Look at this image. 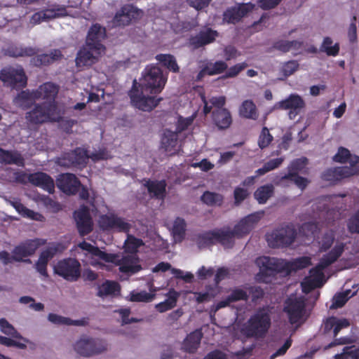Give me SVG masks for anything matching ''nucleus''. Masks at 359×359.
<instances>
[{"instance_id": "57", "label": "nucleus", "mask_w": 359, "mask_h": 359, "mask_svg": "<svg viewBox=\"0 0 359 359\" xmlns=\"http://www.w3.org/2000/svg\"><path fill=\"white\" fill-rule=\"evenodd\" d=\"M273 137L266 127H264L258 139V145L262 149L266 148L273 141Z\"/></svg>"}, {"instance_id": "44", "label": "nucleus", "mask_w": 359, "mask_h": 359, "mask_svg": "<svg viewBox=\"0 0 359 359\" xmlns=\"http://www.w3.org/2000/svg\"><path fill=\"white\" fill-rule=\"evenodd\" d=\"M36 54V49L32 47L11 46L6 50V55L14 57H31Z\"/></svg>"}, {"instance_id": "39", "label": "nucleus", "mask_w": 359, "mask_h": 359, "mask_svg": "<svg viewBox=\"0 0 359 359\" xmlns=\"http://www.w3.org/2000/svg\"><path fill=\"white\" fill-rule=\"evenodd\" d=\"M344 250V245L343 243L336 245L328 253L322 257L320 262L321 264L324 265V266L328 267L338 259L342 255Z\"/></svg>"}, {"instance_id": "36", "label": "nucleus", "mask_w": 359, "mask_h": 359, "mask_svg": "<svg viewBox=\"0 0 359 359\" xmlns=\"http://www.w3.org/2000/svg\"><path fill=\"white\" fill-rule=\"evenodd\" d=\"M178 133L176 132L171 131L170 130H165L163 133V135L161 138V147L167 152H173L176 150V146L177 144Z\"/></svg>"}, {"instance_id": "32", "label": "nucleus", "mask_w": 359, "mask_h": 359, "mask_svg": "<svg viewBox=\"0 0 359 359\" xmlns=\"http://www.w3.org/2000/svg\"><path fill=\"white\" fill-rule=\"evenodd\" d=\"M213 123L219 129L225 130L231 126L232 118L227 109H215L212 114Z\"/></svg>"}, {"instance_id": "40", "label": "nucleus", "mask_w": 359, "mask_h": 359, "mask_svg": "<svg viewBox=\"0 0 359 359\" xmlns=\"http://www.w3.org/2000/svg\"><path fill=\"white\" fill-rule=\"evenodd\" d=\"M240 116L245 118L257 120L259 117L257 107L252 100H247L242 102L239 109Z\"/></svg>"}, {"instance_id": "48", "label": "nucleus", "mask_w": 359, "mask_h": 359, "mask_svg": "<svg viewBox=\"0 0 359 359\" xmlns=\"http://www.w3.org/2000/svg\"><path fill=\"white\" fill-rule=\"evenodd\" d=\"M201 200L208 206H221L224 201V196L218 193L206 191L201 196Z\"/></svg>"}, {"instance_id": "37", "label": "nucleus", "mask_w": 359, "mask_h": 359, "mask_svg": "<svg viewBox=\"0 0 359 359\" xmlns=\"http://www.w3.org/2000/svg\"><path fill=\"white\" fill-rule=\"evenodd\" d=\"M311 264V258L309 257H301L292 261H284L285 271L291 273L305 269Z\"/></svg>"}, {"instance_id": "30", "label": "nucleus", "mask_w": 359, "mask_h": 359, "mask_svg": "<svg viewBox=\"0 0 359 359\" xmlns=\"http://www.w3.org/2000/svg\"><path fill=\"white\" fill-rule=\"evenodd\" d=\"M32 57L31 63L35 67H41L49 65L55 61L61 60L63 55L60 50L54 49L48 54L44 53Z\"/></svg>"}, {"instance_id": "62", "label": "nucleus", "mask_w": 359, "mask_h": 359, "mask_svg": "<svg viewBox=\"0 0 359 359\" xmlns=\"http://www.w3.org/2000/svg\"><path fill=\"white\" fill-rule=\"evenodd\" d=\"M351 158H352V156L349 150L342 147L339 148L337 153L333 157L334 161L341 163H344L348 161L350 163Z\"/></svg>"}, {"instance_id": "14", "label": "nucleus", "mask_w": 359, "mask_h": 359, "mask_svg": "<svg viewBox=\"0 0 359 359\" xmlns=\"http://www.w3.org/2000/svg\"><path fill=\"white\" fill-rule=\"evenodd\" d=\"M76 229L81 236L89 234L93 230V222L87 205H82L73 214Z\"/></svg>"}, {"instance_id": "27", "label": "nucleus", "mask_w": 359, "mask_h": 359, "mask_svg": "<svg viewBox=\"0 0 359 359\" xmlns=\"http://www.w3.org/2000/svg\"><path fill=\"white\" fill-rule=\"evenodd\" d=\"M137 13V9L130 4L123 6L121 9L117 11L112 20V24L114 27H124L128 25L132 19L135 18Z\"/></svg>"}, {"instance_id": "33", "label": "nucleus", "mask_w": 359, "mask_h": 359, "mask_svg": "<svg viewBox=\"0 0 359 359\" xmlns=\"http://www.w3.org/2000/svg\"><path fill=\"white\" fill-rule=\"evenodd\" d=\"M0 163L24 166L25 159L21 154L17 151L6 150L0 148Z\"/></svg>"}, {"instance_id": "13", "label": "nucleus", "mask_w": 359, "mask_h": 359, "mask_svg": "<svg viewBox=\"0 0 359 359\" xmlns=\"http://www.w3.org/2000/svg\"><path fill=\"white\" fill-rule=\"evenodd\" d=\"M305 107L304 99L297 93H292L285 99L274 104V110H288L290 118L296 116Z\"/></svg>"}, {"instance_id": "60", "label": "nucleus", "mask_w": 359, "mask_h": 359, "mask_svg": "<svg viewBox=\"0 0 359 359\" xmlns=\"http://www.w3.org/2000/svg\"><path fill=\"white\" fill-rule=\"evenodd\" d=\"M248 295L251 296V300L252 302L256 303L257 301L263 299L265 292L260 286L252 285L247 287Z\"/></svg>"}, {"instance_id": "64", "label": "nucleus", "mask_w": 359, "mask_h": 359, "mask_svg": "<svg viewBox=\"0 0 359 359\" xmlns=\"http://www.w3.org/2000/svg\"><path fill=\"white\" fill-rule=\"evenodd\" d=\"M299 68V63L295 60H290L285 62L282 67L281 72L283 74L287 77L293 74Z\"/></svg>"}, {"instance_id": "50", "label": "nucleus", "mask_w": 359, "mask_h": 359, "mask_svg": "<svg viewBox=\"0 0 359 359\" xmlns=\"http://www.w3.org/2000/svg\"><path fill=\"white\" fill-rule=\"evenodd\" d=\"M0 330L4 334L12 338L20 339L24 342H28L26 338H24L16 329L5 318L0 319Z\"/></svg>"}, {"instance_id": "63", "label": "nucleus", "mask_w": 359, "mask_h": 359, "mask_svg": "<svg viewBox=\"0 0 359 359\" xmlns=\"http://www.w3.org/2000/svg\"><path fill=\"white\" fill-rule=\"evenodd\" d=\"M186 223L184 219L177 217L172 226V233L175 236L183 237L185 234Z\"/></svg>"}, {"instance_id": "4", "label": "nucleus", "mask_w": 359, "mask_h": 359, "mask_svg": "<svg viewBox=\"0 0 359 359\" xmlns=\"http://www.w3.org/2000/svg\"><path fill=\"white\" fill-rule=\"evenodd\" d=\"M297 229L293 224H287L267 233L266 240L272 248H284L290 246L295 241Z\"/></svg>"}, {"instance_id": "26", "label": "nucleus", "mask_w": 359, "mask_h": 359, "mask_svg": "<svg viewBox=\"0 0 359 359\" xmlns=\"http://www.w3.org/2000/svg\"><path fill=\"white\" fill-rule=\"evenodd\" d=\"M142 182L151 198L158 200H163L165 198L167 187L165 180H151L144 178Z\"/></svg>"}, {"instance_id": "54", "label": "nucleus", "mask_w": 359, "mask_h": 359, "mask_svg": "<svg viewBox=\"0 0 359 359\" xmlns=\"http://www.w3.org/2000/svg\"><path fill=\"white\" fill-rule=\"evenodd\" d=\"M351 290H348L344 292L338 293L333 297L332 304L330 309H338L342 307L350 298Z\"/></svg>"}, {"instance_id": "55", "label": "nucleus", "mask_w": 359, "mask_h": 359, "mask_svg": "<svg viewBox=\"0 0 359 359\" xmlns=\"http://www.w3.org/2000/svg\"><path fill=\"white\" fill-rule=\"evenodd\" d=\"M228 297L229 300L233 303L238 301H248L249 295L246 290L240 287H236L231 291V293L228 295Z\"/></svg>"}, {"instance_id": "23", "label": "nucleus", "mask_w": 359, "mask_h": 359, "mask_svg": "<svg viewBox=\"0 0 359 359\" xmlns=\"http://www.w3.org/2000/svg\"><path fill=\"white\" fill-rule=\"evenodd\" d=\"M106 36V29L98 23L93 24L89 29L86 39V43L97 50H105L102 43Z\"/></svg>"}, {"instance_id": "17", "label": "nucleus", "mask_w": 359, "mask_h": 359, "mask_svg": "<svg viewBox=\"0 0 359 359\" xmlns=\"http://www.w3.org/2000/svg\"><path fill=\"white\" fill-rule=\"evenodd\" d=\"M256 264L262 275L271 276L285 271L284 260L275 257H261L257 259Z\"/></svg>"}, {"instance_id": "47", "label": "nucleus", "mask_w": 359, "mask_h": 359, "mask_svg": "<svg viewBox=\"0 0 359 359\" xmlns=\"http://www.w3.org/2000/svg\"><path fill=\"white\" fill-rule=\"evenodd\" d=\"M339 43H335L333 44V41L330 36H326L323 39V43L320 47V50L325 53L328 56L336 57L339 55Z\"/></svg>"}, {"instance_id": "5", "label": "nucleus", "mask_w": 359, "mask_h": 359, "mask_svg": "<svg viewBox=\"0 0 359 359\" xmlns=\"http://www.w3.org/2000/svg\"><path fill=\"white\" fill-rule=\"evenodd\" d=\"M137 85H139L138 82L135 79L128 93L132 104L144 111L152 110L163 99L161 97L156 98L154 96L144 95L143 94L144 89L138 88Z\"/></svg>"}, {"instance_id": "35", "label": "nucleus", "mask_w": 359, "mask_h": 359, "mask_svg": "<svg viewBox=\"0 0 359 359\" xmlns=\"http://www.w3.org/2000/svg\"><path fill=\"white\" fill-rule=\"evenodd\" d=\"M156 60L168 71L173 73L180 72V67L177 62L176 58L171 54L160 53L156 55Z\"/></svg>"}, {"instance_id": "22", "label": "nucleus", "mask_w": 359, "mask_h": 359, "mask_svg": "<svg viewBox=\"0 0 359 359\" xmlns=\"http://www.w3.org/2000/svg\"><path fill=\"white\" fill-rule=\"evenodd\" d=\"M57 187L67 195H75L81 186L80 180L74 174L65 173L59 176L56 181Z\"/></svg>"}, {"instance_id": "58", "label": "nucleus", "mask_w": 359, "mask_h": 359, "mask_svg": "<svg viewBox=\"0 0 359 359\" xmlns=\"http://www.w3.org/2000/svg\"><path fill=\"white\" fill-rule=\"evenodd\" d=\"M327 268L324 265L319 263L309 271L310 278L316 281L318 283L323 285V279L324 278L323 269Z\"/></svg>"}, {"instance_id": "56", "label": "nucleus", "mask_w": 359, "mask_h": 359, "mask_svg": "<svg viewBox=\"0 0 359 359\" xmlns=\"http://www.w3.org/2000/svg\"><path fill=\"white\" fill-rule=\"evenodd\" d=\"M208 67V75L213 76L224 72L228 67L227 64L222 60L216 61L205 65Z\"/></svg>"}, {"instance_id": "10", "label": "nucleus", "mask_w": 359, "mask_h": 359, "mask_svg": "<svg viewBox=\"0 0 359 359\" xmlns=\"http://www.w3.org/2000/svg\"><path fill=\"white\" fill-rule=\"evenodd\" d=\"M0 79L7 86L13 88H24L27 85V78L23 68L5 67L0 72Z\"/></svg>"}, {"instance_id": "20", "label": "nucleus", "mask_w": 359, "mask_h": 359, "mask_svg": "<svg viewBox=\"0 0 359 359\" xmlns=\"http://www.w3.org/2000/svg\"><path fill=\"white\" fill-rule=\"evenodd\" d=\"M67 14L65 6L54 5L50 8L34 13L31 17L30 22L34 25H37L44 21L65 16Z\"/></svg>"}, {"instance_id": "18", "label": "nucleus", "mask_w": 359, "mask_h": 359, "mask_svg": "<svg viewBox=\"0 0 359 359\" xmlns=\"http://www.w3.org/2000/svg\"><path fill=\"white\" fill-rule=\"evenodd\" d=\"M264 211L255 212L242 219L235 225L233 231L238 238L248 234L255 227V224L262 219Z\"/></svg>"}, {"instance_id": "19", "label": "nucleus", "mask_w": 359, "mask_h": 359, "mask_svg": "<svg viewBox=\"0 0 359 359\" xmlns=\"http://www.w3.org/2000/svg\"><path fill=\"white\" fill-rule=\"evenodd\" d=\"M218 36L219 33L216 30L205 27L195 36H190L188 44L193 49H198L213 43Z\"/></svg>"}, {"instance_id": "16", "label": "nucleus", "mask_w": 359, "mask_h": 359, "mask_svg": "<svg viewBox=\"0 0 359 359\" xmlns=\"http://www.w3.org/2000/svg\"><path fill=\"white\" fill-rule=\"evenodd\" d=\"M359 174V166L336 167L329 168L322 174V179L331 182H337L351 176Z\"/></svg>"}, {"instance_id": "34", "label": "nucleus", "mask_w": 359, "mask_h": 359, "mask_svg": "<svg viewBox=\"0 0 359 359\" xmlns=\"http://www.w3.org/2000/svg\"><path fill=\"white\" fill-rule=\"evenodd\" d=\"M166 296L168 298L165 301L155 306L156 310L160 313H164L175 307L180 293L174 289H170Z\"/></svg>"}, {"instance_id": "59", "label": "nucleus", "mask_w": 359, "mask_h": 359, "mask_svg": "<svg viewBox=\"0 0 359 359\" xmlns=\"http://www.w3.org/2000/svg\"><path fill=\"white\" fill-rule=\"evenodd\" d=\"M307 163V158L304 157L301 158H297L292 161L287 167V173H299L302 171Z\"/></svg>"}, {"instance_id": "24", "label": "nucleus", "mask_w": 359, "mask_h": 359, "mask_svg": "<svg viewBox=\"0 0 359 359\" xmlns=\"http://www.w3.org/2000/svg\"><path fill=\"white\" fill-rule=\"evenodd\" d=\"M253 8L254 5L251 3L241 4L238 6L229 8L224 13V20L228 23L236 24Z\"/></svg>"}, {"instance_id": "8", "label": "nucleus", "mask_w": 359, "mask_h": 359, "mask_svg": "<svg viewBox=\"0 0 359 359\" xmlns=\"http://www.w3.org/2000/svg\"><path fill=\"white\" fill-rule=\"evenodd\" d=\"M98 224L102 231H114L118 233H128L131 224L125 218L119 217L114 212H108L99 217Z\"/></svg>"}, {"instance_id": "1", "label": "nucleus", "mask_w": 359, "mask_h": 359, "mask_svg": "<svg viewBox=\"0 0 359 359\" xmlns=\"http://www.w3.org/2000/svg\"><path fill=\"white\" fill-rule=\"evenodd\" d=\"M271 321L266 308L258 309L247 321L243 330L247 337L257 339L264 338L267 334Z\"/></svg>"}, {"instance_id": "61", "label": "nucleus", "mask_w": 359, "mask_h": 359, "mask_svg": "<svg viewBox=\"0 0 359 359\" xmlns=\"http://www.w3.org/2000/svg\"><path fill=\"white\" fill-rule=\"evenodd\" d=\"M347 228L351 233L359 234V209L348 219Z\"/></svg>"}, {"instance_id": "38", "label": "nucleus", "mask_w": 359, "mask_h": 359, "mask_svg": "<svg viewBox=\"0 0 359 359\" xmlns=\"http://www.w3.org/2000/svg\"><path fill=\"white\" fill-rule=\"evenodd\" d=\"M11 205L23 217L40 222L43 221L44 219V217L41 214L28 209L20 201H12Z\"/></svg>"}, {"instance_id": "12", "label": "nucleus", "mask_w": 359, "mask_h": 359, "mask_svg": "<svg viewBox=\"0 0 359 359\" xmlns=\"http://www.w3.org/2000/svg\"><path fill=\"white\" fill-rule=\"evenodd\" d=\"M89 158L88 151L81 147L65 153L58 160V163L64 167H75L78 168H84Z\"/></svg>"}, {"instance_id": "21", "label": "nucleus", "mask_w": 359, "mask_h": 359, "mask_svg": "<svg viewBox=\"0 0 359 359\" xmlns=\"http://www.w3.org/2000/svg\"><path fill=\"white\" fill-rule=\"evenodd\" d=\"M102 51V50L95 49L85 43L76 54L75 59L76 66L78 67L91 66L97 62Z\"/></svg>"}, {"instance_id": "52", "label": "nucleus", "mask_w": 359, "mask_h": 359, "mask_svg": "<svg viewBox=\"0 0 359 359\" xmlns=\"http://www.w3.org/2000/svg\"><path fill=\"white\" fill-rule=\"evenodd\" d=\"M334 359H359V348L353 346H345L343 352L334 355Z\"/></svg>"}, {"instance_id": "6", "label": "nucleus", "mask_w": 359, "mask_h": 359, "mask_svg": "<svg viewBox=\"0 0 359 359\" xmlns=\"http://www.w3.org/2000/svg\"><path fill=\"white\" fill-rule=\"evenodd\" d=\"M350 326V322L346 318H338L335 316H330L327 318L324 322V331L327 333L332 330H333V337L334 339L325 348H330L337 345L348 344L351 342V340L348 337H342L337 338L339 332Z\"/></svg>"}, {"instance_id": "43", "label": "nucleus", "mask_w": 359, "mask_h": 359, "mask_svg": "<svg viewBox=\"0 0 359 359\" xmlns=\"http://www.w3.org/2000/svg\"><path fill=\"white\" fill-rule=\"evenodd\" d=\"M215 242L222 244V245L231 248L233 245V238L236 237L232 231H223L222 229L215 230Z\"/></svg>"}, {"instance_id": "2", "label": "nucleus", "mask_w": 359, "mask_h": 359, "mask_svg": "<svg viewBox=\"0 0 359 359\" xmlns=\"http://www.w3.org/2000/svg\"><path fill=\"white\" fill-rule=\"evenodd\" d=\"M167 79L161 68L147 65L142 72L141 82L137 86L151 94H158L164 88Z\"/></svg>"}, {"instance_id": "3", "label": "nucleus", "mask_w": 359, "mask_h": 359, "mask_svg": "<svg viewBox=\"0 0 359 359\" xmlns=\"http://www.w3.org/2000/svg\"><path fill=\"white\" fill-rule=\"evenodd\" d=\"M25 118L28 123L38 125L49 121H57L60 116L57 104L42 102L35 104L34 108L26 114Z\"/></svg>"}, {"instance_id": "46", "label": "nucleus", "mask_w": 359, "mask_h": 359, "mask_svg": "<svg viewBox=\"0 0 359 359\" xmlns=\"http://www.w3.org/2000/svg\"><path fill=\"white\" fill-rule=\"evenodd\" d=\"M48 319L50 322L55 325H76L81 326L86 323L85 320H74L69 318L63 317L55 313H49Z\"/></svg>"}, {"instance_id": "31", "label": "nucleus", "mask_w": 359, "mask_h": 359, "mask_svg": "<svg viewBox=\"0 0 359 359\" xmlns=\"http://www.w3.org/2000/svg\"><path fill=\"white\" fill-rule=\"evenodd\" d=\"M202 337L203 333L201 330L191 332L184 339L182 349L187 353H195L201 344Z\"/></svg>"}, {"instance_id": "51", "label": "nucleus", "mask_w": 359, "mask_h": 359, "mask_svg": "<svg viewBox=\"0 0 359 359\" xmlns=\"http://www.w3.org/2000/svg\"><path fill=\"white\" fill-rule=\"evenodd\" d=\"M119 290V285L114 281L107 280L100 287L97 292V296L102 297L107 295L114 294Z\"/></svg>"}, {"instance_id": "42", "label": "nucleus", "mask_w": 359, "mask_h": 359, "mask_svg": "<svg viewBox=\"0 0 359 359\" xmlns=\"http://www.w3.org/2000/svg\"><path fill=\"white\" fill-rule=\"evenodd\" d=\"M273 194V185L268 184L258 187L254 193V197L259 204H264Z\"/></svg>"}, {"instance_id": "29", "label": "nucleus", "mask_w": 359, "mask_h": 359, "mask_svg": "<svg viewBox=\"0 0 359 359\" xmlns=\"http://www.w3.org/2000/svg\"><path fill=\"white\" fill-rule=\"evenodd\" d=\"M30 183L40 187L50 194L55 190V184L53 178L43 172H36L29 174Z\"/></svg>"}, {"instance_id": "53", "label": "nucleus", "mask_w": 359, "mask_h": 359, "mask_svg": "<svg viewBox=\"0 0 359 359\" xmlns=\"http://www.w3.org/2000/svg\"><path fill=\"white\" fill-rule=\"evenodd\" d=\"M130 301L135 302H150L155 297L154 294L147 292L144 290L140 292L133 291L130 293Z\"/></svg>"}, {"instance_id": "25", "label": "nucleus", "mask_w": 359, "mask_h": 359, "mask_svg": "<svg viewBox=\"0 0 359 359\" xmlns=\"http://www.w3.org/2000/svg\"><path fill=\"white\" fill-rule=\"evenodd\" d=\"M58 86L51 83L46 82L41 85L37 89L35 90V98L37 100H46L43 103H48L57 104L55 98L58 94Z\"/></svg>"}, {"instance_id": "7", "label": "nucleus", "mask_w": 359, "mask_h": 359, "mask_svg": "<svg viewBox=\"0 0 359 359\" xmlns=\"http://www.w3.org/2000/svg\"><path fill=\"white\" fill-rule=\"evenodd\" d=\"M54 273L66 280L76 281L81 276V264L79 262L73 258H67L60 260L54 266Z\"/></svg>"}, {"instance_id": "9", "label": "nucleus", "mask_w": 359, "mask_h": 359, "mask_svg": "<svg viewBox=\"0 0 359 359\" xmlns=\"http://www.w3.org/2000/svg\"><path fill=\"white\" fill-rule=\"evenodd\" d=\"M107 349V344L105 341L88 337L81 338L74 345L75 351L85 357L100 354Z\"/></svg>"}, {"instance_id": "49", "label": "nucleus", "mask_w": 359, "mask_h": 359, "mask_svg": "<svg viewBox=\"0 0 359 359\" xmlns=\"http://www.w3.org/2000/svg\"><path fill=\"white\" fill-rule=\"evenodd\" d=\"M141 269L142 266L132 257L123 258L119 266L120 271L125 273L134 274Z\"/></svg>"}, {"instance_id": "41", "label": "nucleus", "mask_w": 359, "mask_h": 359, "mask_svg": "<svg viewBox=\"0 0 359 359\" xmlns=\"http://www.w3.org/2000/svg\"><path fill=\"white\" fill-rule=\"evenodd\" d=\"M215 230L207 231L196 236L195 241L199 249L212 246L216 244Z\"/></svg>"}, {"instance_id": "11", "label": "nucleus", "mask_w": 359, "mask_h": 359, "mask_svg": "<svg viewBox=\"0 0 359 359\" xmlns=\"http://www.w3.org/2000/svg\"><path fill=\"white\" fill-rule=\"evenodd\" d=\"M306 303L303 297H289L285 302L283 311L289 322L293 325L299 323L304 317Z\"/></svg>"}, {"instance_id": "45", "label": "nucleus", "mask_w": 359, "mask_h": 359, "mask_svg": "<svg viewBox=\"0 0 359 359\" xmlns=\"http://www.w3.org/2000/svg\"><path fill=\"white\" fill-rule=\"evenodd\" d=\"M35 90H22L15 97V102L19 106L27 108L32 105V103L37 100L35 98Z\"/></svg>"}, {"instance_id": "15", "label": "nucleus", "mask_w": 359, "mask_h": 359, "mask_svg": "<svg viewBox=\"0 0 359 359\" xmlns=\"http://www.w3.org/2000/svg\"><path fill=\"white\" fill-rule=\"evenodd\" d=\"M45 241L39 238L27 240L15 246L13 250L12 258L13 261L22 262L24 257L34 254L37 248L45 243Z\"/></svg>"}, {"instance_id": "28", "label": "nucleus", "mask_w": 359, "mask_h": 359, "mask_svg": "<svg viewBox=\"0 0 359 359\" xmlns=\"http://www.w3.org/2000/svg\"><path fill=\"white\" fill-rule=\"evenodd\" d=\"M273 182L276 186L283 187H288L290 183L293 182L299 189L304 190L307 187L309 181L297 173H287L283 176H277Z\"/></svg>"}]
</instances>
